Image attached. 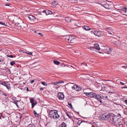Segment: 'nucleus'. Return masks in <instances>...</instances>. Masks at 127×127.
<instances>
[{
	"instance_id": "1",
	"label": "nucleus",
	"mask_w": 127,
	"mask_h": 127,
	"mask_svg": "<svg viewBox=\"0 0 127 127\" xmlns=\"http://www.w3.org/2000/svg\"><path fill=\"white\" fill-rule=\"evenodd\" d=\"M49 114L50 117L54 119L58 118L60 117L57 111L56 110H53L50 111Z\"/></svg>"
},
{
	"instance_id": "2",
	"label": "nucleus",
	"mask_w": 127,
	"mask_h": 127,
	"mask_svg": "<svg viewBox=\"0 0 127 127\" xmlns=\"http://www.w3.org/2000/svg\"><path fill=\"white\" fill-rule=\"evenodd\" d=\"M117 116H114L111 117L110 118V120L109 121L110 123H111L114 124L115 126H118V124H117Z\"/></svg>"
},
{
	"instance_id": "3",
	"label": "nucleus",
	"mask_w": 127,
	"mask_h": 127,
	"mask_svg": "<svg viewBox=\"0 0 127 127\" xmlns=\"http://www.w3.org/2000/svg\"><path fill=\"white\" fill-rule=\"evenodd\" d=\"M93 97H94L98 101H99L101 103H102V104H104V102L103 101V99L102 97L99 95H97V94L95 93V95H93Z\"/></svg>"
},
{
	"instance_id": "4",
	"label": "nucleus",
	"mask_w": 127,
	"mask_h": 127,
	"mask_svg": "<svg viewBox=\"0 0 127 127\" xmlns=\"http://www.w3.org/2000/svg\"><path fill=\"white\" fill-rule=\"evenodd\" d=\"M94 33L95 35L98 36H101L104 35V32L100 31H94Z\"/></svg>"
},
{
	"instance_id": "5",
	"label": "nucleus",
	"mask_w": 127,
	"mask_h": 127,
	"mask_svg": "<svg viewBox=\"0 0 127 127\" xmlns=\"http://www.w3.org/2000/svg\"><path fill=\"white\" fill-rule=\"evenodd\" d=\"M117 119L118 126L119 125L120 127H122V123L123 122L122 118H119V117H117Z\"/></svg>"
},
{
	"instance_id": "6",
	"label": "nucleus",
	"mask_w": 127,
	"mask_h": 127,
	"mask_svg": "<svg viewBox=\"0 0 127 127\" xmlns=\"http://www.w3.org/2000/svg\"><path fill=\"white\" fill-rule=\"evenodd\" d=\"M75 37L74 35H67V38H69V39H70V41L68 42V43H74V39H75Z\"/></svg>"
},
{
	"instance_id": "7",
	"label": "nucleus",
	"mask_w": 127,
	"mask_h": 127,
	"mask_svg": "<svg viewBox=\"0 0 127 127\" xmlns=\"http://www.w3.org/2000/svg\"><path fill=\"white\" fill-rule=\"evenodd\" d=\"M107 30L108 33H107L106 35L108 36H111L108 35V34L110 35L113 34H114V32L112 31V30L111 28H107Z\"/></svg>"
},
{
	"instance_id": "8",
	"label": "nucleus",
	"mask_w": 127,
	"mask_h": 127,
	"mask_svg": "<svg viewBox=\"0 0 127 127\" xmlns=\"http://www.w3.org/2000/svg\"><path fill=\"white\" fill-rule=\"evenodd\" d=\"M57 96L58 98L61 100H63L64 97V96L63 94L60 92H59L58 93Z\"/></svg>"
},
{
	"instance_id": "9",
	"label": "nucleus",
	"mask_w": 127,
	"mask_h": 127,
	"mask_svg": "<svg viewBox=\"0 0 127 127\" xmlns=\"http://www.w3.org/2000/svg\"><path fill=\"white\" fill-rule=\"evenodd\" d=\"M30 102L32 103V107L33 108L34 106L37 103V101L34 99H32L30 100Z\"/></svg>"
},
{
	"instance_id": "10",
	"label": "nucleus",
	"mask_w": 127,
	"mask_h": 127,
	"mask_svg": "<svg viewBox=\"0 0 127 127\" xmlns=\"http://www.w3.org/2000/svg\"><path fill=\"white\" fill-rule=\"evenodd\" d=\"M96 49L98 50H100V48L99 47V45L97 43H96L94 44V47H91V50H94L95 49Z\"/></svg>"
},
{
	"instance_id": "11",
	"label": "nucleus",
	"mask_w": 127,
	"mask_h": 127,
	"mask_svg": "<svg viewBox=\"0 0 127 127\" xmlns=\"http://www.w3.org/2000/svg\"><path fill=\"white\" fill-rule=\"evenodd\" d=\"M28 17L31 21H33L36 19L35 17L32 15H29L28 16Z\"/></svg>"
},
{
	"instance_id": "12",
	"label": "nucleus",
	"mask_w": 127,
	"mask_h": 127,
	"mask_svg": "<svg viewBox=\"0 0 127 127\" xmlns=\"http://www.w3.org/2000/svg\"><path fill=\"white\" fill-rule=\"evenodd\" d=\"M103 6V7H105V8L107 9H109L110 8V7L109 6V4L107 3L104 4Z\"/></svg>"
},
{
	"instance_id": "13",
	"label": "nucleus",
	"mask_w": 127,
	"mask_h": 127,
	"mask_svg": "<svg viewBox=\"0 0 127 127\" xmlns=\"http://www.w3.org/2000/svg\"><path fill=\"white\" fill-rule=\"evenodd\" d=\"M111 117H112V116H111L110 114H109L107 115L106 114H105V120H107L109 118V120H110V118Z\"/></svg>"
},
{
	"instance_id": "14",
	"label": "nucleus",
	"mask_w": 127,
	"mask_h": 127,
	"mask_svg": "<svg viewBox=\"0 0 127 127\" xmlns=\"http://www.w3.org/2000/svg\"><path fill=\"white\" fill-rule=\"evenodd\" d=\"M83 28L86 31L89 30L91 29L90 27L87 26H83Z\"/></svg>"
},
{
	"instance_id": "15",
	"label": "nucleus",
	"mask_w": 127,
	"mask_h": 127,
	"mask_svg": "<svg viewBox=\"0 0 127 127\" xmlns=\"http://www.w3.org/2000/svg\"><path fill=\"white\" fill-rule=\"evenodd\" d=\"M59 127H67V125L64 122H63L59 126Z\"/></svg>"
},
{
	"instance_id": "16",
	"label": "nucleus",
	"mask_w": 127,
	"mask_h": 127,
	"mask_svg": "<svg viewBox=\"0 0 127 127\" xmlns=\"http://www.w3.org/2000/svg\"><path fill=\"white\" fill-rule=\"evenodd\" d=\"M105 114H104L100 116V118L103 120H105Z\"/></svg>"
},
{
	"instance_id": "17",
	"label": "nucleus",
	"mask_w": 127,
	"mask_h": 127,
	"mask_svg": "<svg viewBox=\"0 0 127 127\" xmlns=\"http://www.w3.org/2000/svg\"><path fill=\"white\" fill-rule=\"evenodd\" d=\"M65 20L67 22H70L71 21V19L70 17H67L65 19Z\"/></svg>"
},
{
	"instance_id": "18",
	"label": "nucleus",
	"mask_w": 127,
	"mask_h": 127,
	"mask_svg": "<svg viewBox=\"0 0 127 127\" xmlns=\"http://www.w3.org/2000/svg\"><path fill=\"white\" fill-rule=\"evenodd\" d=\"M117 40L115 38H111V41L112 43H114L115 41H116Z\"/></svg>"
},
{
	"instance_id": "19",
	"label": "nucleus",
	"mask_w": 127,
	"mask_h": 127,
	"mask_svg": "<svg viewBox=\"0 0 127 127\" xmlns=\"http://www.w3.org/2000/svg\"><path fill=\"white\" fill-rule=\"evenodd\" d=\"M53 63L55 64H56L57 65H58L61 63L60 62L57 61H53Z\"/></svg>"
},
{
	"instance_id": "20",
	"label": "nucleus",
	"mask_w": 127,
	"mask_h": 127,
	"mask_svg": "<svg viewBox=\"0 0 127 127\" xmlns=\"http://www.w3.org/2000/svg\"><path fill=\"white\" fill-rule=\"evenodd\" d=\"M79 86L77 85H74L72 87V88L73 90H75V89L77 87H78Z\"/></svg>"
},
{
	"instance_id": "21",
	"label": "nucleus",
	"mask_w": 127,
	"mask_h": 127,
	"mask_svg": "<svg viewBox=\"0 0 127 127\" xmlns=\"http://www.w3.org/2000/svg\"><path fill=\"white\" fill-rule=\"evenodd\" d=\"M5 86L6 87V88L8 90H9L10 89L9 84L6 83V84L5 85Z\"/></svg>"
},
{
	"instance_id": "22",
	"label": "nucleus",
	"mask_w": 127,
	"mask_h": 127,
	"mask_svg": "<svg viewBox=\"0 0 127 127\" xmlns=\"http://www.w3.org/2000/svg\"><path fill=\"white\" fill-rule=\"evenodd\" d=\"M33 113L34 114L35 116L36 117L38 116V115L37 113L34 110V111H33Z\"/></svg>"
},
{
	"instance_id": "23",
	"label": "nucleus",
	"mask_w": 127,
	"mask_h": 127,
	"mask_svg": "<svg viewBox=\"0 0 127 127\" xmlns=\"http://www.w3.org/2000/svg\"><path fill=\"white\" fill-rule=\"evenodd\" d=\"M28 127H35V126L33 124H30L28 125Z\"/></svg>"
},
{
	"instance_id": "24",
	"label": "nucleus",
	"mask_w": 127,
	"mask_h": 127,
	"mask_svg": "<svg viewBox=\"0 0 127 127\" xmlns=\"http://www.w3.org/2000/svg\"><path fill=\"white\" fill-rule=\"evenodd\" d=\"M119 41H117L116 40L115 41V42L114 44L116 45H118L119 44Z\"/></svg>"
},
{
	"instance_id": "25",
	"label": "nucleus",
	"mask_w": 127,
	"mask_h": 127,
	"mask_svg": "<svg viewBox=\"0 0 127 127\" xmlns=\"http://www.w3.org/2000/svg\"><path fill=\"white\" fill-rule=\"evenodd\" d=\"M6 83L4 82H0V84L2 85H3L5 86L6 84Z\"/></svg>"
},
{
	"instance_id": "26",
	"label": "nucleus",
	"mask_w": 127,
	"mask_h": 127,
	"mask_svg": "<svg viewBox=\"0 0 127 127\" xmlns=\"http://www.w3.org/2000/svg\"><path fill=\"white\" fill-rule=\"evenodd\" d=\"M14 101L13 102L16 105V106L18 107V105H17V102L18 101L17 100H13V101Z\"/></svg>"
},
{
	"instance_id": "27",
	"label": "nucleus",
	"mask_w": 127,
	"mask_h": 127,
	"mask_svg": "<svg viewBox=\"0 0 127 127\" xmlns=\"http://www.w3.org/2000/svg\"><path fill=\"white\" fill-rule=\"evenodd\" d=\"M85 94L88 96L90 97V93H84Z\"/></svg>"
},
{
	"instance_id": "28",
	"label": "nucleus",
	"mask_w": 127,
	"mask_h": 127,
	"mask_svg": "<svg viewBox=\"0 0 127 127\" xmlns=\"http://www.w3.org/2000/svg\"><path fill=\"white\" fill-rule=\"evenodd\" d=\"M90 97H93V95H95V93H93V92H91L90 93Z\"/></svg>"
},
{
	"instance_id": "29",
	"label": "nucleus",
	"mask_w": 127,
	"mask_h": 127,
	"mask_svg": "<svg viewBox=\"0 0 127 127\" xmlns=\"http://www.w3.org/2000/svg\"><path fill=\"white\" fill-rule=\"evenodd\" d=\"M15 63V62L14 61L11 62L10 63V64L11 66H13Z\"/></svg>"
},
{
	"instance_id": "30",
	"label": "nucleus",
	"mask_w": 127,
	"mask_h": 127,
	"mask_svg": "<svg viewBox=\"0 0 127 127\" xmlns=\"http://www.w3.org/2000/svg\"><path fill=\"white\" fill-rule=\"evenodd\" d=\"M26 53L28 54H30L31 55H32V52H29L28 51L26 52Z\"/></svg>"
},
{
	"instance_id": "31",
	"label": "nucleus",
	"mask_w": 127,
	"mask_h": 127,
	"mask_svg": "<svg viewBox=\"0 0 127 127\" xmlns=\"http://www.w3.org/2000/svg\"><path fill=\"white\" fill-rule=\"evenodd\" d=\"M18 27H20L21 28L23 29L24 28V26L23 24L21 26L18 25Z\"/></svg>"
},
{
	"instance_id": "32",
	"label": "nucleus",
	"mask_w": 127,
	"mask_h": 127,
	"mask_svg": "<svg viewBox=\"0 0 127 127\" xmlns=\"http://www.w3.org/2000/svg\"><path fill=\"white\" fill-rule=\"evenodd\" d=\"M68 104L70 106V107L71 109H72L73 107L72 106V105L71 103H69V102L68 103Z\"/></svg>"
},
{
	"instance_id": "33",
	"label": "nucleus",
	"mask_w": 127,
	"mask_h": 127,
	"mask_svg": "<svg viewBox=\"0 0 127 127\" xmlns=\"http://www.w3.org/2000/svg\"><path fill=\"white\" fill-rule=\"evenodd\" d=\"M41 84L45 86H46L47 85V84H46V83L44 82H42L41 83Z\"/></svg>"
},
{
	"instance_id": "34",
	"label": "nucleus",
	"mask_w": 127,
	"mask_h": 127,
	"mask_svg": "<svg viewBox=\"0 0 127 127\" xmlns=\"http://www.w3.org/2000/svg\"><path fill=\"white\" fill-rule=\"evenodd\" d=\"M81 89V87H80L79 86L78 87V90H77V91H80Z\"/></svg>"
},
{
	"instance_id": "35",
	"label": "nucleus",
	"mask_w": 127,
	"mask_h": 127,
	"mask_svg": "<svg viewBox=\"0 0 127 127\" xmlns=\"http://www.w3.org/2000/svg\"><path fill=\"white\" fill-rule=\"evenodd\" d=\"M7 56L8 57H9L10 58H12L13 57V55H7Z\"/></svg>"
},
{
	"instance_id": "36",
	"label": "nucleus",
	"mask_w": 127,
	"mask_h": 127,
	"mask_svg": "<svg viewBox=\"0 0 127 127\" xmlns=\"http://www.w3.org/2000/svg\"><path fill=\"white\" fill-rule=\"evenodd\" d=\"M52 84H54L55 85H57L58 86V85H57L58 84V82H56L53 83H52Z\"/></svg>"
},
{
	"instance_id": "37",
	"label": "nucleus",
	"mask_w": 127,
	"mask_h": 127,
	"mask_svg": "<svg viewBox=\"0 0 127 127\" xmlns=\"http://www.w3.org/2000/svg\"><path fill=\"white\" fill-rule=\"evenodd\" d=\"M126 9H127V8L126 7H125L124 8V9L123 11H124L125 12H126L127 11Z\"/></svg>"
},
{
	"instance_id": "38",
	"label": "nucleus",
	"mask_w": 127,
	"mask_h": 127,
	"mask_svg": "<svg viewBox=\"0 0 127 127\" xmlns=\"http://www.w3.org/2000/svg\"><path fill=\"white\" fill-rule=\"evenodd\" d=\"M58 82V84L64 83V82L63 81H59Z\"/></svg>"
},
{
	"instance_id": "39",
	"label": "nucleus",
	"mask_w": 127,
	"mask_h": 127,
	"mask_svg": "<svg viewBox=\"0 0 127 127\" xmlns=\"http://www.w3.org/2000/svg\"><path fill=\"white\" fill-rule=\"evenodd\" d=\"M49 10H47L46 13V15H47L49 14Z\"/></svg>"
},
{
	"instance_id": "40",
	"label": "nucleus",
	"mask_w": 127,
	"mask_h": 127,
	"mask_svg": "<svg viewBox=\"0 0 127 127\" xmlns=\"http://www.w3.org/2000/svg\"><path fill=\"white\" fill-rule=\"evenodd\" d=\"M124 9V7H120V9H119V10H121L122 11H123Z\"/></svg>"
},
{
	"instance_id": "41",
	"label": "nucleus",
	"mask_w": 127,
	"mask_h": 127,
	"mask_svg": "<svg viewBox=\"0 0 127 127\" xmlns=\"http://www.w3.org/2000/svg\"><path fill=\"white\" fill-rule=\"evenodd\" d=\"M65 39L66 40H67L68 41V42L69 41H70V39H69V38H67V36H66V37L65 38Z\"/></svg>"
},
{
	"instance_id": "42",
	"label": "nucleus",
	"mask_w": 127,
	"mask_h": 127,
	"mask_svg": "<svg viewBox=\"0 0 127 127\" xmlns=\"http://www.w3.org/2000/svg\"><path fill=\"white\" fill-rule=\"evenodd\" d=\"M0 24H1L2 25L6 26V25H5V23H3L2 22H1Z\"/></svg>"
},
{
	"instance_id": "43",
	"label": "nucleus",
	"mask_w": 127,
	"mask_h": 127,
	"mask_svg": "<svg viewBox=\"0 0 127 127\" xmlns=\"http://www.w3.org/2000/svg\"><path fill=\"white\" fill-rule=\"evenodd\" d=\"M120 83L121 85H125V84H126V83L124 84V83H123L122 82H120Z\"/></svg>"
},
{
	"instance_id": "44",
	"label": "nucleus",
	"mask_w": 127,
	"mask_h": 127,
	"mask_svg": "<svg viewBox=\"0 0 127 127\" xmlns=\"http://www.w3.org/2000/svg\"><path fill=\"white\" fill-rule=\"evenodd\" d=\"M66 115H67L69 118H71V117L67 113H66Z\"/></svg>"
},
{
	"instance_id": "45",
	"label": "nucleus",
	"mask_w": 127,
	"mask_h": 127,
	"mask_svg": "<svg viewBox=\"0 0 127 127\" xmlns=\"http://www.w3.org/2000/svg\"><path fill=\"white\" fill-rule=\"evenodd\" d=\"M38 34L39 35H40L41 36H43V34H42V33H38Z\"/></svg>"
},
{
	"instance_id": "46",
	"label": "nucleus",
	"mask_w": 127,
	"mask_h": 127,
	"mask_svg": "<svg viewBox=\"0 0 127 127\" xmlns=\"http://www.w3.org/2000/svg\"><path fill=\"white\" fill-rule=\"evenodd\" d=\"M1 117H2V118H4L3 117H2L1 114L0 113V119H1Z\"/></svg>"
},
{
	"instance_id": "47",
	"label": "nucleus",
	"mask_w": 127,
	"mask_h": 127,
	"mask_svg": "<svg viewBox=\"0 0 127 127\" xmlns=\"http://www.w3.org/2000/svg\"><path fill=\"white\" fill-rule=\"evenodd\" d=\"M49 14H52L53 13V12L51 11H50L49 10Z\"/></svg>"
},
{
	"instance_id": "48",
	"label": "nucleus",
	"mask_w": 127,
	"mask_h": 127,
	"mask_svg": "<svg viewBox=\"0 0 127 127\" xmlns=\"http://www.w3.org/2000/svg\"><path fill=\"white\" fill-rule=\"evenodd\" d=\"M122 67L123 68H127V66H122Z\"/></svg>"
},
{
	"instance_id": "49",
	"label": "nucleus",
	"mask_w": 127,
	"mask_h": 127,
	"mask_svg": "<svg viewBox=\"0 0 127 127\" xmlns=\"http://www.w3.org/2000/svg\"><path fill=\"white\" fill-rule=\"evenodd\" d=\"M81 65H82V64H83V65H85V66H87V64L85 63H82L81 64Z\"/></svg>"
},
{
	"instance_id": "50",
	"label": "nucleus",
	"mask_w": 127,
	"mask_h": 127,
	"mask_svg": "<svg viewBox=\"0 0 127 127\" xmlns=\"http://www.w3.org/2000/svg\"><path fill=\"white\" fill-rule=\"evenodd\" d=\"M2 94L3 95H4L5 96H6L7 95L6 94V93H3Z\"/></svg>"
},
{
	"instance_id": "51",
	"label": "nucleus",
	"mask_w": 127,
	"mask_h": 127,
	"mask_svg": "<svg viewBox=\"0 0 127 127\" xmlns=\"http://www.w3.org/2000/svg\"><path fill=\"white\" fill-rule=\"evenodd\" d=\"M11 5V4H6L5 5V6H10V5Z\"/></svg>"
},
{
	"instance_id": "52",
	"label": "nucleus",
	"mask_w": 127,
	"mask_h": 127,
	"mask_svg": "<svg viewBox=\"0 0 127 127\" xmlns=\"http://www.w3.org/2000/svg\"><path fill=\"white\" fill-rule=\"evenodd\" d=\"M108 86L109 87H111L112 88H114V87L113 86H111V85H110L109 84H108Z\"/></svg>"
},
{
	"instance_id": "53",
	"label": "nucleus",
	"mask_w": 127,
	"mask_h": 127,
	"mask_svg": "<svg viewBox=\"0 0 127 127\" xmlns=\"http://www.w3.org/2000/svg\"><path fill=\"white\" fill-rule=\"evenodd\" d=\"M3 61L2 59L1 58H0V62H2Z\"/></svg>"
},
{
	"instance_id": "54",
	"label": "nucleus",
	"mask_w": 127,
	"mask_h": 127,
	"mask_svg": "<svg viewBox=\"0 0 127 127\" xmlns=\"http://www.w3.org/2000/svg\"><path fill=\"white\" fill-rule=\"evenodd\" d=\"M34 82V81L33 80H32L31 82V83H33Z\"/></svg>"
},
{
	"instance_id": "55",
	"label": "nucleus",
	"mask_w": 127,
	"mask_h": 127,
	"mask_svg": "<svg viewBox=\"0 0 127 127\" xmlns=\"http://www.w3.org/2000/svg\"><path fill=\"white\" fill-rule=\"evenodd\" d=\"M121 88H122V89H123V88H127V86L124 87H122Z\"/></svg>"
},
{
	"instance_id": "56",
	"label": "nucleus",
	"mask_w": 127,
	"mask_h": 127,
	"mask_svg": "<svg viewBox=\"0 0 127 127\" xmlns=\"http://www.w3.org/2000/svg\"><path fill=\"white\" fill-rule=\"evenodd\" d=\"M23 50H19V52H21V53H22H22H23Z\"/></svg>"
},
{
	"instance_id": "57",
	"label": "nucleus",
	"mask_w": 127,
	"mask_h": 127,
	"mask_svg": "<svg viewBox=\"0 0 127 127\" xmlns=\"http://www.w3.org/2000/svg\"><path fill=\"white\" fill-rule=\"evenodd\" d=\"M17 26H18V25H19V26H21V25H20V24L19 23H17Z\"/></svg>"
},
{
	"instance_id": "58",
	"label": "nucleus",
	"mask_w": 127,
	"mask_h": 127,
	"mask_svg": "<svg viewBox=\"0 0 127 127\" xmlns=\"http://www.w3.org/2000/svg\"><path fill=\"white\" fill-rule=\"evenodd\" d=\"M46 10H44L43 11V13H46Z\"/></svg>"
},
{
	"instance_id": "59",
	"label": "nucleus",
	"mask_w": 127,
	"mask_h": 127,
	"mask_svg": "<svg viewBox=\"0 0 127 127\" xmlns=\"http://www.w3.org/2000/svg\"><path fill=\"white\" fill-rule=\"evenodd\" d=\"M125 102L127 104V100H125Z\"/></svg>"
},
{
	"instance_id": "60",
	"label": "nucleus",
	"mask_w": 127,
	"mask_h": 127,
	"mask_svg": "<svg viewBox=\"0 0 127 127\" xmlns=\"http://www.w3.org/2000/svg\"><path fill=\"white\" fill-rule=\"evenodd\" d=\"M112 49V48H110L109 49V51H110V52H111V50Z\"/></svg>"
},
{
	"instance_id": "61",
	"label": "nucleus",
	"mask_w": 127,
	"mask_h": 127,
	"mask_svg": "<svg viewBox=\"0 0 127 127\" xmlns=\"http://www.w3.org/2000/svg\"><path fill=\"white\" fill-rule=\"evenodd\" d=\"M106 88V87L105 86H104L103 87V88H102V89H105V88Z\"/></svg>"
},
{
	"instance_id": "62",
	"label": "nucleus",
	"mask_w": 127,
	"mask_h": 127,
	"mask_svg": "<svg viewBox=\"0 0 127 127\" xmlns=\"http://www.w3.org/2000/svg\"><path fill=\"white\" fill-rule=\"evenodd\" d=\"M40 89L42 91L43 90H44V88H40Z\"/></svg>"
},
{
	"instance_id": "63",
	"label": "nucleus",
	"mask_w": 127,
	"mask_h": 127,
	"mask_svg": "<svg viewBox=\"0 0 127 127\" xmlns=\"http://www.w3.org/2000/svg\"><path fill=\"white\" fill-rule=\"evenodd\" d=\"M125 114L127 115V112H125Z\"/></svg>"
},
{
	"instance_id": "64",
	"label": "nucleus",
	"mask_w": 127,
	"mask_h": 127,
	"mask_svg": "<svg viewBox=\"0 0 127 127\" xmlns=\"http://www.w3.org/2000/svg\"><path fill=\"white\" fill-rule=\"evenodd\" d=\"M78 87H77V88H76L75 89V90L76 91H77V90H78Z\"/></svg>"
}]
</instances>
